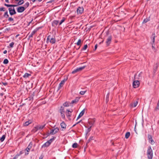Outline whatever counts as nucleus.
<instances>
[{
	"label": "nucleus",
	"mask_w": 159,
	"mask_h": 159,
	"mask_svg": "<svg viewBox=\"0 0 159 159\" xmlns=\"http://www.w3.org/2000/svg\"><path fill=\"white\" fill-rule=\"evenodd\" d=\"M147 154L148 159H152L153 157V152L151 146H149L147 151Z\"/></svg>",
	"instance_id": "nucleus-1"
},
{
	"label": "nucleus",
	"mask_w": 159,
	"mask_h": 159,
	"mask_svg": "<svg viewBox=\"0 0 159 159\" xmlns=\"http://www.w3.org/2000/svg\"><path fill=\"white\" fill-rule=\"evenodd\" d=\"M45 124L43 125H38L35 126L33 129L32 131L34 132H36L38 130H42L45 126Z\"/></svg>",
	"instance_id": "nucleus-2"
},
{
	"label": "nucleus",
	"mask_w": 159,
	"mask_h": 159,
	"mask_svg": "<svg viewBox=\"0 0 159 159\" xmlns=\"http://www.w3.org/2000/svg\"><path fill=\"white\" fill-rule=\"evenodd\" d=\"M49 42L52 44L55 43L56 42L55 38H51V35H48L47 39L46 42L48 43Z\"/></svg>",
	"instance_id": "nucleus-3"
},
{
	"label": "nucleus",
	"mask_w": 159,
	"mask_h": 159,
	"mask_svg": "<svg viewBox=\"0 0 159 159\" xmlns=\"http://www.w3.org/2000/svg\"><path fill=\"white\" fill-rule=\"evenodd\" d=\"M155 33H152V36L151 37V39L152 41V42L151 43L152 45V48L153 50L155 51L156 50V49L155 48Z\"/></svg>",
	"instance_id": "nucleus-4"
},
{
	"label": "nucleus",
	"mask_w": 159,
	"mask_h": 159,
	"mask_svg": "<svg viewBox=\"0 0 159 159\" xmlns=\"http://www.w3.org/2000/svg\"><path fill=\"white\" fill-rule=\"evenodd\" d=\"M112 36L111 35L109 36L106 39V46L108 47L109 46L111 42Z\"/></svg>",
	"instance_id": "nucleus-5"
},
{
	"label": "nucleus",
	"mask_w": 159,
	"mask_h": 159,
	"mask_svg": "<svg viewBox=\"0 0 159 159\" xmlns=\"http://www.w3.org/2000/svg\"><path fill=\"white\" fill-rule=\"evenodd\" d=\"M67 80V78H64L63 80L61 81V82L60 83L59 85L57 91H58L59 90H60L61 88L63 86L65 82Z\"/></svg>",
	"instance_id": "nucleus-6"
},
{
	"label": "nucleus",
	"mask_w": 159,
	"mask_h": 159,
	"mask_svg": "<svg viewBox=\"0 0 159 159\" xmlns=\"http://www.w3.org/2000/svg\"><path fill=\"white\" fill-rule=\"evenodd\" d=\"M8 10L10 15L13 16L16 14V12L14 7L12 8L11 7H10L8 8Z\"/></svg>",
	"instance_id": "nucleus-7"
},
{
	"label": "nucleus",
	"mask_w": 159,
	"mask_h": 159,
	"mask_svg": "<svg viewBox=\"0 0 159 159\" xmlns=\"http://www.w3.org/2000/svg\"><path fill=\"white\" fill-rule=\"evenodd\" d=\"M148 139L149 142L152 145L154 144L155 143V142L152 139V135L149 134L148 135Z\"/></svg>",
	"instance_id": "nucleus-8"
},
{
	"label": "nucleus",
	"mask_w": 159,
	"mask_h": 159,
	"mask_svg": "<svg viewBox=\"0 0 159 159\" xmlns=\"http://www.w3.org/2000/svg\"><path fill=\"white\" fill-rule=\"evenodd\" d=\"M140 83L138 80H135L134 81L133 83V86L134 88H137L139 86Z\"/></svg>",
	"instance_id": "nucleus-9"
},
{
	"label": "nucleus",
	"mask_w": 159,
	"mask_h": 159,
	"mask_svg": "<svg viewBox=\"0 0 159 159\" xmlns=\"http://www.w3.org/2000/svg\"><path fill=\"white\" fill-rule=\"evenodd\" d=\"M84 9L83 7H79L77 10V12L78 14H82L84 11Z\"/></svg>",
	"instance_id": "nucleus-10"
},
{
	"label": "nucleus",
	"mask_w": 159,
	"mask_h": 159,
	"mask_svg": "<svg viewBox=\"0 0 159 159\" xmlns=\"http://www.w3.org/2000/svg\"><path fill=\"white\" fill-rule=\"evenodd\" d=\"M25 10V8L23 6L19 7L17 8V12L18 13H22Z\"/></svg>",
	"instance_id": "nucleus-11"
},
{
	"label": "nucleus",
	"mask_w": 159,
	"mask_h": 159,
	"mask_svg": "<svg viewBox=\"0 0 159 159\" xmlns=\"http://www.w3.org/2000/svg\"><path fill=\"white\" fill-rule=\"evenodd\" d=\"M143 74V72H140L138 75V77L136 78V76L137 75V74H135L134 75V79H137L139 80H141L142 78V74Z\"/></svg>",
	"instance_id": "nucleus-12"
},
{
	"label": "nucleus",
	"mask_w": 159,
	"mask_h": 159,
	"mask_svg": "<svg viewBox=\"0 0 159 159\" xmlns=\"http://www.w3.org/2000/svg\"><path fill=\"white\" fill-rule=\"evenodd\" d=\"M24 153L23 151H20L19 153L17 154L14 157L12 158H11L10 159H17L18 157L21 155V154H23Z\"/></svg>",
	"instance_id": "nucleus-13"
},
{
	"label": "nucleus",
	"mask_w": 159,
	"mask_h": 159,
	"mask_svg": "<svg viewBox=\"0 0 159 159\" xmlns=\"http://www.w3.org/2000/svg\"><path fill=\"white\" fill-rule=\"evenodd\" d=\"M159 65V62H157L156 63L155 65L154 66L153 72L154 73H155L157 72Z\"/></svg>",
	"instance_id": "nucleus-14"
},
{
	"label": "nucleus",
	"mask_w": 159,
	"mask_h": 159,
	"mask_svg": "<svg viewBox=\"0 0 159 159\" xmlns=\"http://www.w3.org/2000/svg\"><path fill=\"white\" fill-rule=\"evenodd\" d=\"M59 21L58 20H54L52 21V26L53 27H56L58 24Z\"/></svg>",
	"instance_id": "nucleus-15"
},
{
	"label": "nucleus",
	"mask_w": 159,
	"mask_h": 159,
	"mask_svg": "<svg viewBox=\"0 0 159 159\" xmlns=\"http://www.w3.org/2000/svg\"><path fill=\"white\" fill-rule=\"evenodd\" d=\"M84 112H85V109H84L79 114V115H78V116L76 120H78L80 118L81 116H82L84 114Z\"/></svg>",
	"instance_id": "nucleus-16"
},
{
	"label": "nucleus",
	"mask_w": 159,
	"mask_h": 159,
	"mask_svg": "<svg viewBox=\"0 0 159 159\" xmlns=\"http://www.w3.org/2000/svg\"><path fill=\"white\" fill-rule=\"evenodd\" d=\"M150 20V17L149 16L148 17H147L146 18L144 19L143 21L142 22V24H144L148 22Z\"/></svg>",
	"instance_id": "nucleus-17"
},
{
	"label": "nucleus",
	"mask_w": 159,
	"mask_h": 159,
	"mask_svg": "<svg viewBox=\"0 0 159 159\" xmlns=\"http://www.w3.org/2000/svg\"><path fill=\"white\" fill-rule=\"evenodd\" d=\"M95 122V120L94 119H91L88 120V122L89 124L92 126Z\"/></svg>",
	"instance_id": "nucleus-18"
},
{
	"label": "nucleus",
	"mask_w": 159,
	"mask_h": 159,
	"mask_svg": "<svg viewBox=\"0 0 159 159\" xmlns=\"http://www.w3.org/2000/svg\"><path fill=\"white\" fill-rule=\"evenodd\" d=\"M79 98H76L75 99L73 100L70 104H73L74 103H76L79 101Z\"/></svg>",
	"instance_id": "nucleus-19"
},
{
	"label": "nucleus",
	"mask_w": 159,
	"mask_h": 159,
	"mask_svg": "<svg viewBox=\"0 0 159 159\" xmlns=\"http://www.w3.org/2000/svg\"><path fill=\"white\" fill-rule=\"evenodd\" d=\"M37 31L34 29L31 32V34H28V35H29V36H28V39H30V38H31V37H32L33 36V35H34V34Z\"/></svg>",
	"instance_id": "nucleus-20"
},
{
	"label": "nucleus",
	"mask_w": 159,
	"mask_h": 159,
	"mask_svg": "<svg viewBox=\"0 0 159 159\" xmlns=\"http://www.w3.org/2000/svg\"><path fill=\"white\" fill-rule=\"evenodd\" d=\"M60 125L62 128L64 129H66V125L64 121H63L61 123Z\"/></svg>",
	"instance_id": "nucleus-21"
},
{
	"label": "nucleus",
	"mask_w": 159,
	"mask_h": 159,
	"mask_svg": "<svg viewBox=\"0 0 159 159\" xmlns=\"http://www.w3.org/2000/svg\"><path fill=\"white\" fill-rule=\"evenodd\" d=\"M50 144L47 141L42 146V148H45L48 147L50 146Z\"/></svg>",
	"instance_id": "nucleus-22"
},
{
	"label": "nucleus",
	"mask_w": 159,
	"mask_h": 159,
	"mask_svg": "<svg viewBox=\"0 0 159 159\" xmlns=\"http://www.w3.org/2000/svg\"><path fill=\"white\" fill-rule=\"evenodd\" d=\"M70 103V102H66L63 104V106L64 107H68L71 104Z\"/></svg>",
	"instance_id": "nucleus-23"
},
{
	"label": "nucleus",
	"mask_w": 159,
	"mask_h": 159,
	"mask_svg": "<svg viewBox=\"0 0 159 159\" xmlns=\"http://www.w3.org/2000/svg\"><path fill=\"white\" fill-rule=\"evenodd\" d=\"M31 75V74L25 73V74L23 75V77L24 78H27L29 77V76Z\"/></svg>",
	"instance_id": "nucleus-24"
},
{
	"label": "nucleus",
	"mask_w": 159,
	"mask_h": 159,
	"mask_svg": "<svg viewBox=\"0 0 159 159\" xmlns=\"http://www.w3.org/2000/svg\"><path fill=\"white\" fill-rule=\"evenodd\" d=\"M32 123L31 121L29 120L28 121L25 122V123L23 124L24 126H27L29 125L30 124Z\"/></svg>",
	"instance_id": "nucleus-25"
},
{
	"label": "nucleus",
	"mask_w": 159,
	"mask_h": 159,
	"mask_svg": "<svg viewBox=\"0 0 159 159\" xmlns=\"http://www.w3.org/2000/svg\"><path fill=\"white\" fill-rule=\"evenodd\" d=\"M16 1H18V4L19 5H21L24 3V0H16Z\"/></svg>",
	"instance_id": "nucleus-26"
},
{
	"label": "nucleus",
	"mask_w": 159,
	"mask_h": 159,
	"mask_svg": "<svg viewBox=\"0 0 159 159\" xmlns=\"http://www.w3.org/2000/svg\"><path fill=\"white\" fill-rule=\"evenodd\" d=\"M3 17L6 18H7L9 17V15L8 14V11L7 10L5 11L4 14L3 15Z\"/></svg>",
	"instance_id": "nucleus-27"
},
{
	"label": "nucleus",
	"mask_w": 159,
	"mask_h": 159,
	"mask_svg": "<svg viewBox=\"0 0 159 159\" xmlns=\"http://www.w3.org/2000/svg\"><path fill=\"white\" fill-rule=\"evenodd\" d=\"M66 116H67L68 118L70 120H71V119L69 118V117L71 116V113L70 112H67L66 111Z\"/></svg>",
	"instance_id": "nucleus-28"
},
{
	"label": "nucleus",
	"mask_w": 159,
	"mask_h": 159,
	"mask_svg": "<svg viewBox=\"0 0 159 159\" xmlns=\"http://www.w3.org/2000/svg\"><path fill=\"white\" fill-rule=\"evenodd\" d=\"M30 5L29 2H27L26 3H25L24 5V7L25 8V9L26 8H27Z\"/></svg>",
	"instance_id": "nucleus-29"
},
{
	"label": "nucleus",
	"mask_w": 159,
	"mask_h": 159,
	"mask_svg": "<svg viewBox=\"0 0 159 159\" xmlns=\"http://www.w3.org/2000/svg\"><path fill=\"white\" fill-rule=\"evenodd\" d=\"M6 137V134L3 135L0 139V141L1 142H2L4 141Z\"/></svg>",
	"instance_id": "nucleus-30"
},
{
	"label": "nucleus",
	"mask_w": 159,
	"mask_h": 159,
	"mask_svg": "<svg viewBox=\"0 0 159 159\" xmlns=\"http://www.w3.org/2000/svg\"><path fill=\"white\" fill-rule=\"evenodd\" d=\"M138 103V101H136L134 102L133 103L131 104V106L133 107H135L136 106Z\"/></svg>",
	"instance_id": "nucleus-31"
},
{
	"label": "nucleus",
	"mask_w": 159,
	"mask_h": 159,
	"mask_svg": "<svg viewBox=\"0 0 159 159\" xmlns=\"http://www.w3.org/2000/svg\"><path fill=\"white\" fill-rule=\"evenodd\" d=\"M130 135V133L129 132H127L125 134V137L126 139H128Z\"/></svg>",
	"instance_id": "nucleus-32"
},
{
	"label": "nucleus",
	"mask_w": 159,
	"mask_h": 159,
	"mask_svg": "<svg viewBox=\"0 0 159 159\" xmlns=\"http://www.w3.org/2000/svg\"><path fill=\"white\" fill-rule=\"evenodd\" d=\"M59 111H60V113H61V112L64 113L65 111H64V107L62 106H61L60 107V109L59 110Z\"/></svg>",
	"instance_id": "nucleus-33"
},
{
	"label": "nucleus",
	"mask_w": 159,
	"mask_h": 159,
	"mask_svg": "<svg viewBox=\"0 0 159 159\" xmlns=\"http://www.w3.org/2000/svg\"><path fill=\"white\" fill-rule=\"evenodd\" d=\"M31 144V143H30L29 146L27 147V148L26 149V150L27 151V152H29L31 148V146L30 145V144Z\"/></svg>",
	"instance_id": "nucleus-34"
},
{
	"label": "nucleus",
	"mask_w": 159,
	"mask_h": 159,
	"mask_svg": "<svg viewBox=\"0 0 159 159\" xmlns=\"http://www.w3.org/2000/svg\"><path fill=\"white\" fill-rule=\"evenodd\" d=\"M54 129H52L51 130L50 133H48V134L47 135V136H49L50 134H51L52 135L54 134H54Z\"/></svg>",
	"instance_id": "nucleus-35"
},
{
	"label": "nucleus",
	"mask_w": 159,
	"mask_h": 159,
	"mask_svg": "<svg viewBox=\"0 0 159 159\" xmlns=\"http://www.w3.org/2000/svg\"><path fill=\"white\" fill-rule=\"evenodd\" d=\"M155 110L156 111L159 110V99L157 103V107H156Z\"/></svg>",
	"instance_id": "nucleus-36"
},
{
	"label": "nucleus",
	"mask_w": 159,
	"mask_h": 159,
	"mask_svg": "<svg viewBox=\"0 0 159 159\" xmlns=\"http://www.w3.org/2000/svg\"><path fill=\"white\" fill-rule=\"evenodd\" d=\"M79 71H80V70L78 69V68H77L76 69H75L74 70H73L72 72V74H75L77 72H78Z\"/></svg>",
	"instance_id": "nucleus-37"
},
{
	"label": "nucleus",
	"mask_w": 159,
	"mask_h": 159,
	"mask_svg": "<svg viewBox=\"0 0 159 159\" xmlns=\"http://www.w3.org/2000/svg\"><path fill=\"white\" fill-rule=\"evenodd\" d=\"M65 19H66V18L65 17H62V19L61 20V21L59 23V25H61L62 24V23H63L65 21Z\"/></svg>",
	"instance_id": "nucleus-38"
},
{
	"label": "nucleus",
	"mask_w": 159,
	"mask_h": 159,
	"mask_svg": "<svg viewBox=\"0 0 159 159\" xmlns=\"http://www.w3.org/2000/svg\"><path fill=\"white\" fill-rule=\"evenodd\" d=\"M81 39H79L77 42V43H76V45L78 46H80V47L81 46Z\"/></svg>",
	"instance_id": "nucleus-39"
},
{
	"label": "nucleus",
	"mask_w": 159,
	"mask_h": 159,
	"mask_svg": "<svg viewBox=\"0 0 159 159\" xmlns=\"http://www.w3.org/2000/svg\"><path fill=\"white\" fill-rule=\"evenodd\" d=\"M87 48H88L87 45V44L85 45H84V47L82 48V49H81V51L85 50Z\"/></svg>",
	"instance_id": "nucleus-40"
},
{
	"label": "nucleus",
	"mask_w": 159,
	"mask_h": 159,
	"mask_svg": "<svg viewBox=\"0 0 159 159\" xmlns=\"http://www.w3.org/2000/svg\"><path fill=\"white\" fill-rule=\"evenodd\" d=\"M34 93L33 92L32 94L30 95V97H29V98H30V100H31V99H32V100H33V97L34 96Z\"/></svg>",
	"instance_id": "nucleus-41"
},
{
	"label": "nucleus",
	"mask_w": 159,
	"mask_h": 159,
	"mask_svg": "<svg viewBox=\"0 0 159 159\" xmlns=\"http://www.w3.org/2000/svg\"><path fill=\"white\" fill-rule=\"evenodd\" d=\"M9 62V61L7 59H5L3 61V63L4 64H7Z\"/></svg>",
	"instance_id": "nucleus-42"
},
{
	"label": "nucleus",
	"mask_w": 159,
	"mask_h": 159,
	"mask_svg": "<svg viewBox=\"0 0 159 159\" xmlns=\"http://www.w3.org/2000/svg\"><path fill=\"white\" fill-rule=\"evenodd\" d=\"M78 146V144L77 143H74L72 145V147L73 148H76Z\"/></svg>",
	"instance_id": "nucleus-43"
},
{
	"label": "nucleus",
	"mask_w": 159,
	"mask_h": 159,
	"mask_svg": "<svg viewBox=\"0 0 159 159\" xmlns=\"http://www.w3.org/2000/svg\"><path fill=\"white\" fill-rule=\"evenodd\" d=\"M109 96V93H108L107 95L106 99V101L107 103L108 101V98Z\"/></svg>",
	"instance_id": "nucleus-44"
},
{
	"label": "nucleus",
	"mask_w": 159,
	"mask_h": 159,
	"mask_svg": "<svg viewBox=\"0 0 159 159\" xmlns=\"http://www.w3.org/2000/svg\"><path fill=\"white\" fill-rule=\"evenodd\" d=\"M54 129V134H55L57 133L58 132V131L59 130V129L57 127L56 128Z\"/></svg>",
	"instance_id": "nucleus-45"
},
{
	"label": "nucleus",
	"mask_w": 159,
	"mask_h": 159,
	"mask_svg": "<svg viewBox=\"0 0 159 159\" xmlns=\"http://www.w3.org/2000/svg\"><path fill=\"white\" fill-rule=\"evenodd\" d=\"M86 67V66H84L82 67H78L80 71L84 69Z\"/></svg>",
	"instance_id": "nucleus-46"
},
{
	"label": "nucleus",
	"mask_w": 159,
	"mask_h": 159,
	"mask_svg": "<svg viewBox=\"0 0 159 159\" xmlns=\"http://www.w3.org/2000/svg\"><path fill=\"white\" fill-rule=\"evenodd\" d=\"M61 113V116L62 117V118H63V119H65V115L64 114V113Z\"/></svg>",
	"instance_id": "nucleus-47"
},
{
	"label": "nucleus",
	"mask_w": 159,
	"mask_h": 159,
	"mask_svg": "<svg viewBox=\"0 0 159 159\" xmlns=\"http://www.w3.org/2000/svg\"><path fill=\"white\" fill-rule=\"evenodd\" d=\"M14 44V43L13 42H12L10 43V44H9V46L11 48H12L13 47Z\"/></svg>",
	"instance_id": "nucleus-48"
},
{
	"label": "nucleus",
	"mask_w": 159,
	"mask_h": 159,
	"mask_svg": "<svg viewBox=\"0 0 159 159\" xmlns=\"http://www.w3.org/2000/svg\"><path fill=\"white\" fill-rule=\"evenodd\" d=\"M92 127V126H91L87 130V133L86 134L88 133L89 132L91 131V129Z\"/></svg>",
	"instance_id": "nucleus-49"
},
{
	"label": "nucleus",
	"mask_w": 159,
	"mask_h": 159,
	"mask_svg": "<svg viewBox=\"0 0 159 159\" xmlns=\"http://www.w3.org/2000/svg\"><path fill=\"white\" fill-rule=\"evenodd\" d=\"M8 20L10 21H11L14 20L11 17H8Z\"/></svg>",
	"instance_id": "nucleus-50"
},
{
	"label": "nucleus",
	"mask_w": 159,
	"mask_h": 159,
	"mask_svg": "<svg viewBox=\"0 0 159 159\" xmlns=\"http://www.w3.org/2000/svg\"><path fill=\"white\" fill-rule=\"evenodd\" d=\"M86 91H81L80 93L82 95H84L85 93L86 92Z\"/></svg>",
	"instance_id": "nucleus-51"
},
{
	"label": "nucleus",
	"mask_w": 159,
	"mask_h": 159,
	"mask_svg": "<svg viewBox=\"0 0 159 159\" xmlns=\"http://www.w3.org/2000/svg\"><path fill=\"white\" fill-rule=\"evenodd\" d=\"M43 27V26H40L36 28L35 30L37 31L38 30H39L41 29Z\"/></svg>",
	"instance_id": "nucleus-52"
},
{
	"label": "nucleus",
	"mask_w": 159,
	"mask_h": 159,
	"mask_svg": "<svg viewBox=\"0 0 159 159\" xmlns=\"http://www.w3.org/2000/svg\"><path fill=\"white\" fill-rule=\"evenodd\" d=\"M0 11H5V8L4 7H2L0 8Z\"/></svg>",
	"instance_id": "nucleus-53"
},
{
	"label": "nucleus",
	"mask_w": 159,
	"mask_h": 159,
	"mask_svg": "<svg viewBox=\"0 0 159 159\" xmlns=\"http://www.w3.org/2000/svg\"><path fill=\"white\" fill-rule=\"evenodd\" d=\"M89 139V140L91 141V140H93L94 139V137L93 136H91L90 137Z\"/></svg>",
	"instance_id": "nucleus-54"
},
{
	"label": "nucleus",
	"mask_w": 159,
	"mask_h": 159,
	"mask_svg": "<svg viewBox=\"0 0 159 159\" xmlns=\"http://www.w3.org/2000/svg\"><path fill=\"white\" fill-rule=\"evenodd\" d=\"M56 138V137H53V138L50 139L51 140L52 142L53 141V140H54Z\"/></svg>",
	"instance_id": "nucleus-55"
},
{
	"label": "nucleus",
	"mask_w": 159,
	"mask_h": 159,
	"mask_svg": "<svg viewBox=\"0 0 159 159\" xmlns=\"http://www.w3.org/2000/svg\"><path fill=\"white\" fill-rule=\"evenodd\" d=\"M4 5L7 7H11V4H7L6 3H5L4 4Z\"/></svg>",
	"instance_id": "nucleus-56"
},
{
	"label": "nucleus",
	"mask_w": 159,
	"mask_h": 159,
	"mask_svg": "<svg viewBox=\"0 0 159 159\" xmlns=\"http://www.w3.org/2000/svg\"><path fill=\"white\" fill-rule=\"evenodd\" d=\"M66 111L70 112L71 113V112L73 111V110L72 109H71L70 110L69 109H67L66 110Z\"/></svg>",
	"instance_id": "nucleus-57"
},
{
	"label": "nucleus",
	"mask_w": 159,
	"mask_h": 159,
	"mask_svg": "<svg viewBox=\"0 0 159 159\" xmlns=\"http://www.w3.org/2000/svg\"><path fill=\"white\" fill-rule=\"evenodd\" d=\"M2 83L4 86L7 85V84H8L7 83V82H2Z\"/></svg>",
	"instance_id": "nucleus-58"
},
{
	"label": "nucleus",
	"mask_w": 159,
	"mask_h": 159,
	"mask_svg": "<svg viewBox=\"0 0 159 159\" xmlns=\"http://www.w3.org/2000/svg\"><path fill=\"white\" fill-rule=\"evenodd\" d=\"M97 47H98V45H97V44H96L95 45V47H94V51H95L96 50V49L97 48Z\"/></svg>",
	"instance_id": "nucleus-59"
},
{
	"label": "nucleus",
	"mask_w": 159,
	"mask_h": 159,
	"mask_svg": "<svg viewBox=\"0 0 159 159\" xmlns=\"http://www.w3.org/2000/svg\"><path fill=\"white\" fill-rule=\"evenodd\" d=\"M25 105V103H22V104H21L20 106H19V107L20 108H22V107L23 106Z\"/></svg>",
	"instance_id": "nucleus-60"
},
{
	"label": "nucleus",
	"mask_w": 159,
	"mask_h": 159,
	"mask_svg": "<svg viewBox=\"0 0 159 159\" xmlns=\"http://www.w3.org/2000/svg\"><path fill=\"white\" fill-rule=\"evenodd\" d=\"M43 156L42 154L39 157V159H43Z\"/></svg>",
	"instance_id": "nucleus-61"
},
{
	"label": "nucleus",
	"mask_w": 159,
	"mask_h": 159,
	"mask_svg": "<svg viewBox=\"0 0 159 159\" xmlns=\"http://www.w3.org/2000/svg\"><path fill=\"white\" fill-rule=\"evenodd\" d=\"M17 6V5H16L11 4V7H16Z\"/></svg>",
	"instance_id": "nucleus-62"
},
{
	"label": "nucleus",
	"mask_w": 159,
	"mask_h": 159,
	"mask_svg": "<svg viewBox=\"0 0 159 159\" xmlns=\"http://www.w3.org/2000/svg\"><path fill=\"white\" fill-rule=\"evenodd\" d=\"M47 142H48L50 144H51V143H52V141H51V140L50 139V140H48V141H47Z\"/></svg>",
	"instance_id": "nucleus-63"
},
{
	"label": "nucleus",
	"mask_w": 159,
	"mask_h": 159,
	"mask_svg": "<svg viewBox=\"0 0 159 159\" xmlns=\"http://www.w3.org/2000/svg\"><path fill=\"white\" fill-rule=\"evenodd\" d=\"M7 53V51L6 50H4L3 51V53L4 54H6Z\"/></svg>",
	"instance_id": "nucleus-64"
}]
</instances>
